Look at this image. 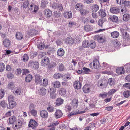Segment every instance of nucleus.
<instances>
[{
  "instance_id": "obj_1",
  "label": "nucleus",
  "mask_w": 130,
  "mask_h": 130,
  "mask_svg": "<svg viewBox=\"0 0 130 130\" xmlns=\"http://www.w3.org/2000/svg\"><path fill=\"white\" fill-rule=\"evenodd\" d=\"M14 100V97L13 96L10 95L8 97L9 105L7 106L8 108L11 109L15 106L16 103Z\"/></svg>"
},
{
  "instance_id": "obj_2",
  "label": "nucleus",
  "mask_w": 130,
  "mask_h": 130,
  "mask_svg": "<svg viewBox=\"0 0 130 130\" xmlns=\"http://www.w3.org/2000/svg\"><path fill=\"white\" fill-rule=\"evenodd\" d=\"M90 66L92 69H96L100 67V64L99 61L97 59L94 60L93 63H90Z\"/></svg>"
},
{
  "instance_id": "obj_3",
  "label": "nucleus",
  "mask_w": 130,
  "mask_h": 130,
  "mask_svg": "<svg viewBox=\"0 0 130 130\" xmlns=\"http://www.w3.org/2000/svg\"><path fill=\"white\" fill-rule=\"evenodd\" d=\"M120 30L122 34H124L125 32H130V29L125 24H123L121 27Z\"/></svg>"
},
{
  "instance_id": "obj_4",
  "label": "nucleus",
  "mask_w": 130,
  "mask_h": 130,
  "mask_svg": "<svg viewBox=\"0 0 130 130\" xmlns=\"http://www.w3.org/2000/svg\"><path fill=\"white\" fill-rule=\"evenodd\" d=\"M49 58L46 57H45L41 60L42 66L44 67L47 66L49 64Z\"/></svg>"
},
{
  "instance_id": "obj_5",
  "label": "nucleus",
  "mask_w": 130,
  "mask_h": 130,
  "mask_svg": "<svg viewBox=\"0 0 130 130\" xmlns=\"http://www.w3.org/2000/svg\"><path fill=\"white\" fill-rule=\"evenodd\" d=\"M29 65L32 66L34 69H37L39 67L38 63L37 61H30L29 62Z\"/></svg>"
},
{
  "instance_id": "obj_6",
  "label": "nucleus",
  "mask_w": 130,
  "mask_h": 130,
  "mask_svg": "<svg viewBox=\"0 0 130 130\" xmlns=\"http://www.w3.org/2000/svg\"><path fill=\"white\" fill-rule=\"evenodd\" d=\"M65 42L68 45H72L74 43V41L71 37L69 36L66 38Z\"/></svg>"
},
{
  "instance_id": "obj_7",
  "label": "nucleus",
  "mask_w": 130,
  "mask_h": 130,
  "mask_svg": "<svg viewBox=\"0 0 130 130\" xmlns=\"http://www.w3.org/2000/svg\"><path fill=\"white\" fill-rule=\"evenodd\" d=\"M17 120L16 118L14 116L10 117L9 119L8 123L9 124H14L16 122Z\"/></svg>"
},
{
  "instance_id": "obj_8",
  "label": "nucleus",
  "mask_w": 130,
  "mask_h": 130,
  "mask_svg": "<svg viewBox=\"0 0 130 130\" xmlns=\"http://www.w3.org/2000/svg\"><path fill=\"white\" fill-rule=\"evenodd\" d=\"M35 81L36 84H40L42 83V79L41 76L39 74H36L35 75Z\"/></svg>"
},
{
  "instance_id": "obj_9",
  "label": "nucleus",
  "mask_w": 130,
  "mask_h": 130,
  "mask_svg": "<svg viewBox=\"0 0 130 130\" xmlns=\"http://www.w3.org/2000/svg\"><path fill=\"white\" fill-rule=\"evenodd\" d=\"M90 87L89 85H85L83 87V92L85 93H88L90 91Z\"/></svg>"
},
{
  "instance_id": "obj_10",
  "label": "nucleus",
  "mask_w": 130,
  "mask_h": 130,
  "mask_svg": "<svg viewBox=\"0 0 130 130\" xmlns=\"http://www.w3.org/2000/svg\"><path fill=\"white\" fill-rule=\"evenodd\" d=\"M74 88L77 89H79L81 88L82 84L79 81H75L74 83Z\"/></svg>"
},
{
  "instance_id": "obj_11",
  "label": "nucleus",
  "mask_w": 130,
  "mask_h": 130,
  "mask_svg": "<svg viewBox=\"0 0 130 130\" xmlns=\"http://www.w3.org/2000/svg\"><path fill=\"white\" fill-rule=\"evenodd\" d=\"M37 123L34 120H31L29 123V127H32L33 129L35 128V127L37 125Z\"/></svg>"
},
{
  "instance_id": "obj_12",
  "label": "nucleus",
  "mask_w": 130,
  "mask_h": 130,
  "mask_svg": "<svg viewBox=\"0 0 130 130\" xmlns=\"http://www.w3.org/2000/svg\"><path fill=\"white\" fill-rule=\"evenodd\" d=\"M63 115L62 112L59 110H57L54 114L55 117L58 118L61 117Z\"/></svg>"
},
{
  "instance_id": "obj_13",
  "label": "nucleus",
  "mask_w": 130,
  "mask_h": 130,
  "mask_svg": "<svg viewBox=\"0 0 130 130\" xmlns=\"http://www.w3.org/2000/svg\"><path fill=\"white\" fill-rule=\"evenodd\" d=\"M116 72L118 75H120L124 74L125 72L124 67L118 68L116 70Z\"/></svg>"
},
{
  "instance_id": "obj_14",
  "label": "nucleus",
  "mask_w": 130,
  "mask_h": 130,
  "mask_svg": "<svg viewBox=\"0 0 130 130\" xmlns=\"http://www.w3.org/2000/svg\"><path fill=\"white\" fill-rule=\"evenodd\" d=\"M110 11L111 13L115 14L118 13L120 11L119 8L117 7H112L110 8Z\"/></svg>"
},
{
  "instance_id": "obj_15",
  "label": "nucleus",
  "mask_w": 130,
  "mask_h": 130,
  "mask_svg": "<svg viewBox=\"0 0 130 130\" xmlns=\"http://www.w3.org/2000/svg\"><path fill=\"white\" fill-rule=\"evenodd\" d=\"M40 115L42 117L44 118H47L48 116L47 111L45 110H43L41 111Z\"/></svg>"
},
{
  "instance_id": "obj_16",
  "label": "nucleus",
  "mask_w": 130,
  "mask_h": 130,
  "mask_svg": "<svg viewBox=\"0 0 130 130\" xmlns=\"http://www.w3.org/2000/svg\"><path fill=\"white\" fill-rule=\"evenodd\" d=\"M52 12L49 9H46L44 12V14L47 18L51 17L52 15Z\"/></svg>"
},
{
  "instance_id": "obj_17",
  "label": "nucleus",
  "mask_w": 130,
  "mask_h": 130,
  "mask_svg": "<svg viewBox=\"0 0 130 130\" xmlns=\"http://www.w3.org/2000/svg\"><path fill=\"white\" fill-rule=\"evenodd\" d=\"M86 112V111H82L79 112V110H78L76 112L74 111H72L68 115V116L69 117L71 116L72 115H75L76 114H81L85 113Z\"/></svg>"
},
{
  "instance_id": "obj_18",
  "label": "nucleus",
  "mask_w": 130,
  "mask_h": 130,
  "mask_svg": "<svg viewBox=\"0 0 130 130\" xmlns=\"http://www.w3.org/2000/svg\"><path fill=\"white\" fill-rule=\"evenodd\" d=\"M64 100L60 98H58L56 100L55 104L56 105L59 106L61 105L63 103Z\"/></svg>"
},
{
  "instance_id": "obj_19",
  "label": "nucleus",
  "mask_w": 130,
  "mask_h": 130,
  "mask_svg": "<svg viewBox=\"0 0 130 130\" xmlns=\"http://www.w3.org/2000/svg\"><path fill=\"white\" fill-rule=\"evenodd\" d=\"M52 84L53 86L55 88H59L60 86V83L58 81L54 82Z\"/></svg>"
},
{
  "instance_id": "obj_20",
  "label": "nucleus",
  "mask_w": 130,
  "mask_h": 130,
  "mask_svg": "<svg viewBox=\"0 0 130 130\" xmlns=\"http://www.w3.org/2000/svg\"><path fill=\"white\" fill-rule=\"evenodd\" d=\"M7 87L8 89L13 91L15 87L14 83L11 82L9 83L7 85Z\"/></svg>"
},
{
  "instance_id": "obj_21",
  "label": "nucleus",
  "mask_w": 130,
  "mask_h": 130,
  "mask_svg": "<svg viewBox=\"0 0 130 130\" xmlns=\"http://www.w3.org/2000/svg\"><path fill=\"white\" fill-rule=\"evenodd\" d=\"M83 6L84 5L82 4L77 3L75 6V8L77 10L80 11L83 9Z\"/></svg>"
},
{
  "instance_id": "obj_22",
  "label": "nucleus",
  "mask_w": 130,
  "mask_h": 130,
  "mask_svg": "<svg viewBox=\"0 0 130 130\" xmlns=\"http://www.w3.org/2000/svg\"><path fill=\"white\" fill-rule=\"evenodd\" d=\"M90 43L88 40H85L83 42L82 46L84 48H88L90 46Z\"/></svg>"
},
{
  "instance_id": "obj_23",
  "label": "nucleus",
  "mask_w": 130,
  "mask_h": 130,
  "mask_svg": "<svg viewBox=\"0 0 130 130\" xmlns=\"http://www.w3.org/2000/svg\"><path fill=\"white\" fill-rule=\"evenodd\" d=\"M123 36V38L126 40L128 41L130 40V36L128 34V32H125L124 34H122Z\"/></svg>"
},
{
  "instance_id": "obj_24",
  "label": "nucleus",
  "mask_w": 130,
  "mask_h": 130,
  "mask_svg": "<svg viewBox=\"0 0 130 130\" xmlns=\"http://www.w3.org/2000/svg\"><path fill=\"white\" fill-rule=\"evenodd\" d=\"M78 100L76 99H74L72 102V106L74 108H77L78 106Z\"/></svg>"
},
{
  "instance_id": "obj_25",
  "label": "nucleus",
  "mask_w": 130,
  "mask_h": 130,
  "mask_svg": "<svg viewBox=\"0 0 130 130\" xmlns=\"http://www.w3.org/2000/svg\"><path fill=\"white\" fill-rule=\"evenodd\" d=\"M3 44L4 46L7 47L9 46L10 45V43L9 40L7 39H6L4 40Z\"/></svg>"
},
{
  "instance_id": "obj_26",
  "label": "nucleus",
  "mask_w": 130,
  "mask_h": 130,
  "mask_svg": "<svg viewBox=\"0 0 130 130\" xmlns=\"http://www.w3.org/2000/svg\"><path fill=\"white\" fill-rule=\"evenodd\" d=\"M48 81L47 79L46 78H44L43 79L41 83H40V85H41L44 87H46L48 85Z\"/></svg>"
},
{
  "instance_id": "obj_27",
  "label": "nucleus",
  "mask_w": 130,
  "mask_h": 130,
  "mask_svg": "<svg viewBox=\"0 0 130 130\" xmlns=\"http://www.w3.org/2000/svg\"><path fill=\"white\" fill-rule=\"evenodd\" d=\"M91 8L92 10V11L97 12L99 9V7L98 5L96 4H93L91 6Z\"/></svg>"
},
{
  "instance_id": "obj_28",
  "label": "nucleus",
  "mask_w": 130,
  "mask_h": 130,
  "mask_svg": "<svg viewBox=\"0 0 130 130\" xmlns=\"http://www.w3.org/2000/svg\"><path fill=\"white\" fill-rule=\"evenodd\" d=\"M64 54V50L62 48L59 49L57 51V54L60 56H62Z\"/></svg>"
},
{
  "instance_id": "obj_29",
  "label": "nucleus",
  "mask_w": 130,
  "mask_h": 130,
  "mask_svg": "<svg viewBox=\"0 0 130 130\" xmlns=\"http://www.w3.org/2000/svg\"><path fill=\"white\" fill-rule=\"evenodd\" d=\"M66 90L64 88H60L59 89V94L61 95H64L66 93Z\"/></svg>"
},
{
  "instance_id": "obj_30",
  "label": "nucleus",
  "mask_w": 130,
  "mask_h": 130,
  "mask_svg": "<svg viewBox=\"0 0 130 130\" xmlns=\"http://www.w3.org/2000/svg\"><path fill=\"white\" fill-rule=\"evenodd\" d=\"M99 14V16H101L102 17H104L106 15V14L105 12L102 9H101L98 12Z\"/></svg>"
},
{
  "instance_id": "obj_31",
  "label": "nucleus",
  "mask_w": 130,
  "mask_h": 130,
  "mask_svg": "<svg viewBox=\"0 0 130 130\" xmlns=\"http://www.w3.org/2000/svg\"><path fill=\"white\" fill-rule=\"evenodd\" d=\"M32 76L30 74L27 75L25 78V80L27 82H30L32 79Z\"/></svg>"
},
{
  "instance_id": "obj_32",
  "label": "nucleus",
  "mask_w": 130,
  "mask_h": 130,
  "mask_svg": "<svg viewBox=\"0 0 130 130\" xmlns=\"http://www.w3.org/2000/svg\"><path fill=\"white\" fill-rule=\"evenodd\" d=\"M72 14L71 12L67 11L64 13V15L65 17L67 18H71L72 17Z\"/></svg>"
},
{
  "instance_id": "obj_33",
  "label": "nucleus",
  "mask_w": 130,
  "mask_h": 130,
  "mask_svg": "<svg viewBox=\"0 0 130 130\" xmlns=\"http://www.w3.org/2000/svg\"><path fill=\"white\" fill-rule=\"evenodd\" d=\"M39 93L42 95H45L46 93V89L42 87L40 88Z\"/></svg>"
},
{
  "instance_id": "obj_34",
  "label": "nucleus",
  "mask_w": 130,
  "mask_h": 130,
  "mask_svg": "<svg viewBox=\"0 0 130 130\" xmlns=\"http://www.w3.org/2000/svg\"><path fill=\"white\" fill-rule=\"evenodd\" d=\"M58 124V123H55L53 122L51 123L50 125L48 126V127H51V128H49V130H55V128L54 126L57 125Z\"/></svg>"
},
{
  "instance_id": "obj_35",
  "label": "nucleus",
  "mask_w": 130,
  "mask_h": 130,
  "mask_svg": "<svg viewBox=\"0 0 130 130\" xmlns=\"http://www.w3.org/2000/svg\"><path fill=\"white\" fill-rule=\"evenodd\" d=\"M84 29L86 31H89L92 30V27L90 25H87L85 26Z\"/></svg>"
},
{
  "instance_id": "obj_36",
  "label": "nucleus",
  "mask_w": 130,
  "mask_h": 130,
  "mask_svg": "<svg viewBox=\"0 0 130 130\" xmlns=\"http://www.w3.org/2000/svg\"><path fill=\"white\" fill-rule=\"evenodd\" d=\"M98 42L100 43L104 42L106 40L105 38L104 37H101L99 36L98 37Z\"/></svg>"
},
{
  "instance_id": "obj_37",
  "label": "nucleus",
  "mask_w": 130,
  "mask_h": 130,
  "mask_svg": "<svg viewBox=\"0 0 130 130\" xmlns=\"http://www.w3.org/2000/svg\"><path fill=\"white\" fill-rule=\"evenodd\" d=\"M123 19L125 21H127L130 19V15L127 13L124 14L123 16Z\"/></svg>"
},
{
  "instance_id": "obj_38",
  "label": "nucleus",
  "mask_w": 130,
  "mask_h": 130,
  "mask_svg": "<svg viewBox=\"0 0 130 130\" xmlns=\"http://www.w3.org/2000/svg\"><path fill=\"white\" fill-rule=\"evenodd\" d=\"M111 36L113 38H117L119 35V33L117 31H115L112 32L111 34Z\"/></svg>"
},
{
  "instance_id": "obj_39",
  "label": "nucleus",
  "mask_w": 130,
  "mask_h": 130,
  "mask_svg": "<svg viewBox=\"0 0 130 130\" xmlns=\"http://www.w3.org/2000/svg\"><path fill=\"white\" fill-rule=\"evenodd\" d=\"M80 12L82 15L84 16L87 14L89 12V11L87 10L82 9L80 11Z\"/></svg>"
},
{
  "instance_id": "obj_40",
  "label": "nucleus",
  "mask_w": 130,
  "mask_h": 130,
  "mask_svg": "<svg viewBox=\"0 0 130 130\" xmlns=\"http://www.w3.org/2000/svg\"><path fill=\"white\" fill-rule=\"evenodd\" d=\"M16 37L17 39L20 40L23 38V36L21 33L20 32H17L16 35Z\"/></svg>"
},
{
  "instance_id": "obj_41",
  "label": "nucleus",
  "mask_w": 130,
  "mask_h": 130,
  "mask_svg": "<svg viewBox=\"0 0 130 130\" xmlns=\"http://www.w3.org/2000/svg\"><path fill=\"white\" fill-rule=\"evenodd\" d=\"M24 122V120L22 119H18L17 124L18 125L19 127L20 128L22 127V124Z\"/></svg>"
},
{
  "instance_id": "obj_42",
  "label": "nucleus",
  "mask_w": 130,
  "mask_h": 130,
  "mask_svg": "<svg viewBox=\"0 0 130 130\" xmlns=\"http://www.w3.org/2000/svg\"><path fill=\"white\" fill-rule=\"evenodd\" d=\"M29 59L28 55L27 54H25L21 58V59L24 62H26L28 61Z\"/></svg>"
},
{
  "instance_id": "obj_43",
  "label": "nucleus",
  "mask_w": 130,
  "mask_h": 130,
  "mask_svg": "<svg viewBox=\"0 0 130 130\" xmlns=\"http://www.w3.org/2000/svg\"><path fill=\"white\" fill-rule=\"evenodd\" d=\"M109 18L111 20L114 22H117L118 21V18L116 16H110Z\"/></svg>"
},
{
  "instance_id": "obj_44",
  "label": "nucleus",
  "mask_w": 130,
  "mask_h": 130,
  "mask_svg": "<svg viewBox=\"0 0 130 130\" xmlns=\"http://www.w3.org/2000/svg\"><path fill=\"white\" fill-rule=\"evenodd\" d=\"M47 90L48 91V92L50 93L53 92H55L56 91V88L52 87H49L48 88Z\"/></svg>"
},
{
  "instance_id": "obj_45",
  "label": "nucleus",
  "mask_w": 130,
  "mask_h": 130,
  "mask_svg": "<svg viewBox=\"0 0 130 130\" xmlns=\"http://www.w3.org/2000/svg\"><path fill=\"white\" fill-rule=\"evenodd\" d=\"M7 103L5 102V101L3 100L0 102V106L3 108H5L7 106Z\"/></svg>"
},
{
  "instance_id": "obj_46",
  "label": "nucleus",
  "mask_w": 130,
  "mask_h": 130,
  "mask_svg": "<svg viewBox=\"0 0 130 130\" xmlns=\"http://www.w3.org/2000/svg\"><path fill=\"white\" fill-rule=\"evenodd\" d=\"M125 69H126L127 72L128 73H130V64H127L125 65L124 67Z\"/></svg>"
},
{
  "instance_id": "obj_47",
  "label": "nucleus",
  "mask_w": 130,
  "mask_h": 130,
  "mask_svg": "<svg viewBox=\"0 0 130 130\" xmlns=\"http://www.w3.org/2000/svg\"><path fill=\"white\" fill-rule=\"evenodd\" d=\"M83 73L84 74H87L90 72V70L88 68L84 67L83 68Z\"/></svg>"
},
{
  "instance_id": "obj_48",
  "label": "nucleus",
  "mask_w": 130,
  "mask_h": 130,
  "mask_svg": "<svg viewBox=\"0 0 130 130\" xmlns=\"http://www.w3.org/2000/svg\"><path fill=\"white\" fill-rule=\"evenodd\" d=\"M90 46L91 48H94L96 46L95 42L94 41H91L90 43Z\"/></svg>"
},
{
  "instance_id": "obj_49",
  "label": "nucleus",
  "mask_w": 130,
  "mask_h": 130,
  "mask_svg": "<svg viewBox=\"0 0 130 130\" xmlns=\"http://www.w3.org/2000/svg\"><path fill=\"white\" fill-rule=\"evenodd\" d=\"M58 70L60 71H64V67L63 65L62 64H59L58 65Z\"/></svg>"
},
{
  "instance_id": "obj_50",
  "label": "nucleus",
  "mask_w": 130,
  "mask_h": 130,
  "mask_svg": "<svg viewBox=\"0 0 130 130\" xmlns=\"http://www.w3.org/2000/svg\"><path fill=\"white\" fill-rule=\"evenodd\" d=\"M57 9L58 11H62L63 9V6L62 4H58L57 6Z\"/></svg>"
},
{
  "instance_id": "obj_51",
  "label": "nucleus",
  "mask_w": 130,
  "mask_h": 130,
  "mask_svg": "<svg viewBox=\"0 0 130 130\" xmlns=\"http://www.w3.org/2000/svg\"><path fill=\"white\" fill-rule=\"evenodd\" d=\"M117 90L112 89L109 91L108 92V93L109 95H110L113 94L117 91Z\"/></svg>"
},
{
  "instance_id": "obj_52",
  "label": "nucleus",
  "mask_w": 130,
  "mask_h": 130,
  "mask_svg": "<svg viewBox=\"0 0 130 130\" xmlns=\"http://www.w3.org/2000/svg\"><path fill=\"white\" fill-rule=\"evenodd\" d=\"M53 77L55 79H57L61 77H62V75L60 73H56L54 75Z\"/></svg>"
},
{
  "instance_id": "obj_53",
  "label": "nucleus",
  "mask_w": 130,
  "mask_h": 130,
  "mask_svg": "<svg viewBox=\"0 0 130 130\" xmlns=\"http://www.w3.org/2000/svg\"><path fill=\"white\" fill-rule=\"evenodd\" d=\"M54 108L52 105H49L47 107V109L50 112H52L54 110Z\"/></svg>"
},
{
  "instance_id": "obj_54",
  "label": "nucleus",
  "mask_w": 130,
  "mask_h": 130,
  "mask_svg": "<svg viewBox=\"0 0 130 130\" xmlns=\"http://www.w3.org/2000/svg\"><path fill=\"white\" fill-rule=\"evenodd\" d=\"M48 3V2L46 0H42L41 2V6L43 7H44Z\"/></svg>"
},
{
  "instance_id": "obj_55",
  "label": "nucleus",
  "mask_w": 130,
  "mask_h": 130,
  "mask_svg": "<svg viewBox=\"0 0 130 130\" xmlns=\"http://www.w3.org/2000/svg\"><path fill=\"white\" fill-rule=\"evenodd\" d=\"M130 95L129 92L128 91H125L123 92V95L125 97L128 98Z\"/></svg>"
},
{
  "instance_id": "obj_56",
  "label": "nucleus",
  "mask_w": 130,
  "mask_h": 130,
  "mask_svg": "<svg viewBox=\"0 0 130 130\" xmlns=\"http://www.w3.org/2000/svg\"><path fill=\"white\" fill-rule=\"evenodd\" d=\"M5 66L4 64L2 62L0 63V71L2 72L4 70Z\"/></svg>"
},
{
  "instance_id": "obj_57",
  "label": "nucleus",
  "mask_w": 130,
  "mask_h": 130,
  "mask_svg": "<svg viewBox=\"0 0 130 130\" xmlns=\"http://www.w3.org/2000/svg\"><path fill=\"white\" fill-rule=\"evenodd\" d=\"M45 45L43 43H40L39 45H38L37 47L39 49L42 50L44 48Z\"/></svg>"
},
{
  "instance_id": "obj_58",
  "label": "nucleus",
  "mask_w": 130,
  "mask_h": 130,
  "mask_svg": "<svg viewBox=\"0 0 130 130\" xmlns=\"http://www.w3.org/2000/svg\"><path fill=\"white\" fill-rule=\"evenodd\" d=\"M108 83L110 85L112 86L115 84V82L114 79L112 78H109L108 80Z\"/></svg>"
},
{
  "instance_id": "obj_59",
  "label": "nucleus",
  "mask_w": 130,
  "mask_h": 130,
  "mask_svg": "<svg viewBox=\"0 0 130 130\" xmlns=\"http://www.w3.org/2000/svg\"><path fill=\"white\" fill-rule=\"evenodd\" d=\"M30 112L33 116L35 117L36 116L37 111L35 110L34 109L31 110L30 111Z\"/></svg>"
},
{
  "instance_id": "obj_60",
  "label": "nucleus",
  "mask_w": 130,
  "mask_h": 130,
  "mask_svg": "<svg viewBox=\"0 0 130 130\" xmlns=\"http://www.w3.org/2000/svg\"><path fill=\"white\" fill-rule=\"evenodd\" d=\"M16 90L15 92L17 95H20L21 93L20 88L19 87H17L16 89L15 88Z\"/></svg>"
},
{
  "instance_id": "obj_61",
  "label": "nucleus",
  "mask_w": 130,
  "mask_h": 130,
  "mask_svg": "<svg viewBox=\"0 0 130 130\" xmlns=\"http://www.w3.org/2000/svg\"><path fill=\"white\" fill-rule=\"evenodd\" d=\"M7 77L9 79H12L13 78L14 76L12 73H8Z\"/></svg>"
},
{
  "instance_id": "obj_62",
  "label": "nucleus",
  "mask_w": 130,
  "mask_h": 130,
  "mask_svg": "<svg viewBox=\"0 0 130 130\" xmlns=\"http://www.w3.org/2000/svg\"><path fill=\"white\" fill-rule=\"evenodd\" d=\"M112 43L115 46H118L120 45L119 42L117 40L113 41Z\"/></svg>"
},
{
  "instance_id": "obj_63",
  "label": "nucleus",
  "mask_w": 130,
  "mask_h": 130,
  "mask_svg": "<svg viewBox=\"0 0 130 130\" xmlns=\"http://www.w3.org/2000/svg\"><path fill=\"white\" fill-rule=\"evenodd\" d=\"M50 95L51 98L53 99L56 97L57 95L55 92H53L50 93Z\"/></svg>"
},
{
  "instance_id": "obj_64",
  "label": "nucleus",
  "mask_w": 130,
  "mask_h": 130,
  "mask_svg": "<svg viewBox=\"0 0 130 130\" xmlns=\"http://www.w3.org/2000/svg\"><path fill=\"white\" fill-rule=\"evenodd\" d=\"M123 4H124L125 6H128L130 5V2L127 1H125L123 2Z\"/></svg>"
}]
</instances>
